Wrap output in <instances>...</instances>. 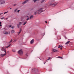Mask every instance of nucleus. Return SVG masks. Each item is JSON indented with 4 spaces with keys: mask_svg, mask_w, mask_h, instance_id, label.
<instances>
[{
    "mask_svg": "<svg viewBox=\"0 0 74 74\" xmlns=\"http://www.w3.org/2000/svg\"><path fill=\"white\" fill-rule=\"evenodd\" d=\"M11 44L9 45L7 47H6V48H8V47H10V46H11Z\"/></svg>",
    "mask_w": 74,
    "mask_h": 74,
    "instance_id": "obj_19",
    "label": "nucleus"
},
{
    "mask_svg": "<svg viewBox=\"0 0 74 74\" xmlns=\"http://www.w3.org/2000/svg\"><path fill=\"white\" fill-rule=\"evenodd\" d=\"M57 58H60L61 59H63V58H62V57H60V56H58L57 57Z\"/></svg>",
    "mask_w": 74,
    "mask_h": 74,
    "instance_id": "obj_20",
    "label": "nucleus"
},
{
    "mask_svg": "<svg viewBox=\"0 0 74 74\" xmlns=\"http://www.w3.org/2000/svg\"><path fill=\"white\" fill-rule=\"evenodd\" d=\"M11 27V25H10L9 26V27Z\"/></svg>",
    "mask_w": 74,
    "mask_h": 74,
    "instance_id": "obj_36",
    "label": "nucleus"
},
{
    "mask_svg": "<svg viewBox=\"0 0 74 74\" xmlns=\"http://www.w3.org/2000/svg\"><path fill=\"white\" fill-rule=\"evenodd\" d=\"M16 40H14L13 42H16Z\"/></svg>",
    "mask_w": 74,
    "mask_h": 74,
    "instance_id": "obj_32",
    "label": "nucleus"
},
{
    "mask_svg": "<svg viewBox=\"0 0 74 74\" xmlns=\"http://www.w3.org/2000/svg\"><path fill=\"white\" fill-rule=\"evenodd\" d=\"M37 0H33V1H34V3Z\"/></svg>",
    "mask_w": 74,
    "mask_h": 74,
    "instance_id": "obj_28",
    "label": "nucleus"
},
{
    "mask_svg": "<svg viewBox=\"0 0 74 74\" xmlns=\"http://www.w3.org/2000/svg\"><path fill=\"white\" fill-rule=\"evenodd\" d=\"M34 16H33V15H31V16H30V18H29V19H32V18H33V17H34Z\"/></svg>",
    "mask_w": 74,
    "mask_h": 74,
    "instance_id": "obj_15",
    "label": "nucleus"
},
{
    "mask_svg": "<svg viewBox=\"0 0 74 74\" xmlns=\"http://www.w3.org/2000/svg\"><path fill=\"white\" fill-rule=\"evenodd\" d=\"M5 3V1L1 0L0 1V5L3 4Z\"/></svg>",
    "mask_w": 74,
    "mask_h": 74,
    "instance_id": "obj_6",
    "label": "nucleus"
},
{
    "mask_svg": "<svg viewBox=\"0 0 74 74\" xmlns=\"http://www.w3.org/2000/svg\"><path fill=\"white\" fill-rule=\"evenodd\" d=\"M44 64H45V62L44 63Z\"/></svg>",
    "mask_w": 74,
    "mask_h": 74,
    "instance_id": "obj_46",
    "label": "nucleus"
},
{
    "mask_svg": "<svg viewBox=\"0 0 74 74\" xmlns=\"http://www.w3.org/2000/svg\"><path fill=\"white\" fill-rule=\"evenodd\" d=\"M27 23V21H25L23 24V25H25L26 23Z\"/></svg>",
    "mask_w": 74,
    "mask_h": 74,
    "instance_id": "obj_21",
    "label": "nucleus"
},
{
    "mask_svg": "<svg viewBox=\"0 0 74 74\" xmlns=\"http://www.w3.org/2000/svg\"><path fill=\"white\" fill-rule=\"evenodd\" d=\"M37 14V12H34V15H36Z\"/></svg>",
    "mask_w": 74,
    "mask_h": 74,
    "instance_id": "obj_22",
    "label": "nucleus"
},
{
    "mask_svg": "<svg viewBox=\"0 0 74 74\" xmlns=\"http://www.w3.org/2000/svg\"><path fill=\"white\" fill-rule=\"evenodd\" d=\"M23 22H20L19 24H18L17 25V27L18 28H19V25H22V24H23Z\"/></svg>",
    "mask_w": 74,
    "mask_h": 74,
    "instance_id": "obj_8",
    "label": "nucleus"
},
{
    "mask_svg": "<svg viewBox=\"0 0 74 74\" xmlns=\"http://www.w3.org/2000/svg\"><path fill=\"white\" fill-rule=\"evenodd\" d=\"M11 33H15V31L13 29L11 31Z\"/></svg>",
    "mask_w": 74,
    "mask_h": 74,
    "instance_id": "obj_16",
    "label": "nucleus"
},
{
    "mask_svg": "<svg viewBox=\"0 0 74 74\" xmlns=\"http://www.w3.org/2000/svg\"><path fill=\"white\" fill-rule=\"evenodd\" d=\"M8 19V18H5V19Z\"/></svg>",
    "mask_w": 74,
    "mask_h": 74,
    "instance_id": "obj_42",
    "label": "nucleus"
},
{
    "mask_svg": "<svg viewBox=\"0 0 74 74\" xmlns=\"http://www.w3.org/2000/svg\"><path fill=\"white\" fill-rule=\"evenodd\" d=\"M52 51H53V52H58V50L54 49H52Z\"/></svg>",
    "mask_w": 74,
    "mask_h": 74,
    "instance_id": "obj_9",
    "label": "nucleus"
},
{
    "mask_svg": "<svg viewBox=\"0 0 74 74\" xmlns=\"http://www.w3.org/2000/svg\"><path fill=\"white\" fill-rule=\"evenodd\" d=\"M60 49H61V50L62 49V48H61Z\"/></svg>",
    "mask_w": 74,
    "mask_h": 74,
    "instance_id": "obj_44",
    "label": "nucleus"
},
{
    "mask_svg": "<svg viewBox=\"0 0 74 74\" xmlns=\"http://www.w3.org/2000/svg\"><path fill=\"white\" fill-rule=\"evenodd\" d=\"M8 11H7L6 12H5L4 13V14H5L7 13H8Z\"/></svg>",
    "mask_w": 74,
    "mask_h": 74,
    "instance_id": "obj_26",
    "label": "nucleus"
},
{
    "mask_svg": "<svg viewBox=\"0 0 74 74\" xmlns=\"http://www.w3.org/2000/svg\"><path fill=\"white\" fill-rule=\"evenodd\" d=\"M45 22L46 23H48V22H47L46 21H45Z\"/></svg>",
    "mask_w": 74,
    "mask_h": 74,
    "instance_id": "obj_38",
    "label": "nucleus"
},
{
    "mask_svg": "<svg viewBox=\"0 0 74 74\" xmlns=\"http://www.w3.org/2000/svg\"><path fill=\"white\" fill-rule=\"evenodd\" d=\"M9 42V43L11 42V41H10Z\"/></svg>",
    "mask_w": 74,
    "mask_h": 74,
    "instance_id": "obj_43",
    "label": "nucleus"
},
{
    "mask_svg": "<svg viewBox=\"0 0 74 74\" xmlns=\"http://www.w3.org/2000/svg\"><path fill=\"white\" fill-rule=\"evenodd\" d=\"M33 42H34V39L32 40L30 42V44H32Z\"/></svg>",
    "mask_w": 74,
    "mask_h": 74,
    "instance_id": "obj_10",
    "label": "nucleus"
},
{
    "mask_svg": "<svg viewBox=\"0 0 74 74\" xmlns=\"http://www.w3.org/2000/svg\"><path fill=\"white\" fill-rule=\"evenodd\" d=\"M3 33L5 34H8V32H4Z\"/></svg>",
    "mask_w": 74,
    "mask_h": 74,
    "instance_id": "obj_18",
    "label": "nucleus"
},
{
    "mask_svg": "<svg viewBox=\"0 0 74 74\" xmlns=\"http://www.w3.org/2000/svg\"><path fill=\"white\" fill-rule=\"evenodd\" d=\"M11 42H12V40L11 39Z\"/></svg>",
    "mask_w": 74,
    "mask_h": 74,
    "instance_id": "obj_41",
    "label": "nucleus"
},
{
    "mask_svg": "<svg viewBox=\"0 0 74 74\" xmlns=\"http://www.w3.org/2000/svg\"><path fill=\"white\" fill-rule=\"evenodd\" d=\"M12 29H14V26H13L11 27Z\"/></svg>",
    "mask_w": 74,
    "mask_h": 74,
    "instance_id": "obj_27",
    "label": "nucleus"
},
{
    "mask_svg": "<svg viewBox=\"0 0 74 74\" xmlns=\"http://www.w3.org/2000/svg\"><path fill=\"white\" fill-rule=\"evenodd\" d=\"M29 17H28V18H27L26 20H27V21H28V20H29Z\"/></svg>",
    "mask_w": 74,
    "mask_h": 74,
    "instance_id": "obj_30",
    "label": "nucleus"
},
{
    "mask_svg": "<svg viewBox=\"0 0 74 74\" xmlns=\"http://www.w3.org/2000/svg\"><path fill=\"white\" fill-rule=\"evenodd\" d=\"M1 19H4V17H3V18H1Z\"/></svg>",
    "mask_w": 74,
    "mask_h": 74,
    "instance_id": "obj_37",
    "label": "nucleus"
},
{
    "mask_svg": "<svg viewBox=\"0 0 74 74\" xmlns=\"http://www.w3.org/2000/svg\"><path fill=\"white\" fill-rule=\"evenodd\" d=\"M69 42H70V41H69L65 43V45H67L69 44Z\"/></svg>",
    "mask_w": 74,
    "mask_h": 74,
    "instance_id": "obj_12",
    "label": "nucleus"
},
{
    "mask_svg": "<svg viewBox=\"0 0 74 74\" xmlns=\"http://www.w3.org/2000/svg\"><path fill=\"white\" fill-rule=\"evenodd\" d=\"M21 32L20 31H19V32H18V34H19L21 33Z\"/></svg>",
    "mask_w": 74,
    "mask_h": 74,
    "instance_id": "obj_39",
    "label": "nucleus"
},
{
    "mask_svg": "<svg viewBox=\"0 0 74 74\" xmlns=\"http://www.w3.org/2000/svg\"><path fill=\"white\" fill-rule=\"evenodd\" d=\"M18 8L14 10V12H16L17 10H18Z\"/></svg>",
    "mask_w": 74,
    "mask_h": 74,
    "instance_id": "obj_25",
    "label": "nucleus"
},
{
    "mask_svg": "<svg viewBox=\"0 0 74 74\" xmlns=\"http://www.w3.org/2000/svg\"><path fill=\"white\" fill-rule=\"evenodd\" d=\"M20 32H22V29L21 28L20 29Z\"/></svg>",
    "mask_w": 74,
    "mask_h": 74,
    "instance_id": "obj_34",
    "label": "nucleus"
},
{
    "mask_svg": "<svg viewBox=\"0 0 74 74\" xmlns=\"http://www.w3.org/2000/svg\"><path fill=\"white\" fill-rule=\"evenodd\" d=\"M25 56H26V58H23V59H26V58H27V53H26V54Z\"/></svg>",
    "mask_w": 74,
    "mask_h": 74,
    "instance_id": "obj_13",
    "label": "nucleus"
},
{
    "mask_svg": "<svg viewBox=\"0 0 74 74\" xmlns=\"http://www.w3.org/2000/svg\"><path fill=\"white\" fill-rule=\"evenodd\" d=\"M42 8H40L39 10H38L37 11L38 12V14H40V13H41L42 12Z\"/></svg>",
    "mask_w": 74,
    "mask_h": 74,
    "instance_id": "obj_5",
    "label": "nucleus"
},
{
    "mask_svg": "<svg viewBox=\"0 0 74 74\" xmlns=\"http://www.w3.org/2000/svg\"><path fill=\"white\" fill-rule=\"evenodd\" d=\"M16 6V4H14V7Z\"/></svg>",
    "mask_w": 74,
    "mask_h": 74,
    "instance_id": "obj_33",
    "label": "nucleus"
},
{
    "mask_svg": "<svg viewBox=\"0 0 74 74\" xmlns=\"http://www.w3.org/2000/svg\"><path fill=\"white\" fill-rule=\"evenodd\" d=\"M58 4V2H55L52 4V3H51L50 4V5L49 6H51V5H52V7H54L56 5Z\"/></svg>",
    "mask_w": 74,
    "mask_h": 74,
    "instance_id": "obj_1",
    "label": "nucleus"
},
{
    "mask_svg": "<svg viewBox=\"0 0 74 74\" xmlns=\"http://www.w3.org/2000/svg\"><path fill=\"white\" fill-rule=\"evenodd\" d=\"M29 0H26L24 2H23L22 3V4L23 5H24V4H25L26 3H27L29 2Z\"/></svg>",
    "mask_w": 74,
    "mask_h": 74,
    "instance_id": "obj_7",
    "label": "nucleus"
},
{
    "mask_svg": "<svg viewBox=\"0 0 74 74\" xmlns=\"http://www.w3.org/2000/svg\"><path fill=\"white\" fill-rule=\"evenodd\" d=\"M4 52H5V53L4 54H1V57H3V56H5L7 54V52H6V51L5 50V49H4Z\"/></svg>",
    "mask_w": 74,
    "mask_h": 74,
    "instance_id": "obj_4",
    "label": "nucleus"
},
{
    "mask_svg": "<svg viewBox=\"0 0 74 74\" xmlns=\"http://www.w3.org/2000/svg\"><path fill=\"white\" fill-rule=\"evenodd\" d=\"M62 47H63L62 45H60L58 46V48H62Z\"/></svg>",
    "mask_w": 74,
    "mask_h": 74,
    "instance_id": "obj_11",
    "label": "nucleus"
},
{
    "mask_svg": "<svg viewBox=\"0 0 74 74\" xmlns=\"http://www.w3.org/2000/svg\"><path fill=\"white\" fill-rule=\"evenodd\" d=\"M12 8H10V10H11Z\"/></svg>",
    "mask_w": 74,
    "mask_h": 74,
    "instance_id": "obj_45",
    "label": "nucleus"
},
{
    "mask_svg": "<svg viewBox=\"0 0 74 74\" xmlns=\"http://www.w3.org/2000/svg\"><path fill=\"white\" fill-rule=\"evenodd\" d=\"M1 22H0V26H1L2 25H1Z\"/></svg>",
    "mask_w": 74,
    "mask_h": 74,
    "instance_id": "obj_31",
    "label": "nucleus"
},
{
    "mask_svg": "<svg viewBox=\"0 0 74 74\" xmlns=\"http://www.w3.org/2000/svg\"><path fill=\"white\" fill-rule=\"evenodd\" d=\"M46 0H42L41 1H40V3H43V2H44V1H46Z\"/></svg>",
    "mask_w": 74,
    "mask_h": 74,
    "instance_id": "obj_14",
    "label": "nucleus"
},
{
    "mask_svg": "<svg viewBox=\"0 0 74 74\" xmlns=\"http://www.w3.org/2000/svg\"><path fill=\"white\" fill-rule=\"evenodd\" d=\"M64 37L65 39L66 40V39H67V37H66V36H65Z\"/></svg>",
    "mask_w": 74,
    "mask_h": 74,
    "instance_id": "obj_29",
    "label": "nucleus"
},
{
    "mask_svg": "<svg viewBox=\"0 0 74 74\" xmlns=\"http://www.w3.org/2000/svg\"><path fill=\"white\" fill-rule=\"evenodd\" d=\"M2 14H3V13H1V14H0V15H1Z\"/></svg>",
    "mask_w": 74,
    "mask_h": 74,
    "instance_id": "obj_40",
    "label": "nucleus"
},
{
    "mask_svg": "<svg viewBox=\"0 0 74 74\" xmlns=\"http://www.w3.org/2000/svg\"><path fill=\"white\" fill-rule=\"evenodd\" d=\"M18 53L20 55H22L23 53L22 49L20 50L19 51H18Z\"/></svg>",
    "mask_w": 74,
    "mask_h": 74,
    "instance_id": "obj_2",
    "label": "nucleus"
},
{
    "mask_svg": "<svg viewBox=\"0 0 74 74\" xmlns=\"http://www.w3.org/2000/svg\"><path fill=\"white\" fill-rule=\"evenodd\" d=\"M12 51L14 52H15V50H14V49H13L12 50Z\"/></svg>",
    "mask_w": 74,
    "mask_h": 74,
    "instance_id": "obj_23",
    "label": "nucleus"
},
{
    "mask_svg": "<svg viewBox=\"0 0 74 74\" xmlns=\"http://www.w3.org/2000/svg\"><path fill=\"white\" fill-rule=\"evenodd\" d=\"M4 47H2L1 49V51H4Z\"/></svg>",
    "mask_w": 74,
    "mask_h": 74,
    "instance_id": "obj_17",
    "label": "nucleus"
},
{
    "mask_svg": "<svg viewBox=\"0 0 74 74\" xmlns=\"http://www.w3.org/2000/svg\"><path fill=\"white\" fill-rule=\"evenodd\" d=\"M50 59H51V57H49V58L48 59H47V60H50Z\"/></svg>",
    "mask_w": 74,
    "mask_h": 74,
    "instance_id": "obj_24",
    "label": "nucleus"
},
{
    "mask_svg": "<svg viewBox=\"0 0 74 74\" xmlns=\"http://www.w3.org/2000/svg\"><path fill=\"white\" fill-rule=\"evenodd\" d=\"M32 71L34 72V74H37V69H36L35 68H33L32 69Z\"/></svg>",
    "mask_w": 74,
    "mask_h": 74,
    "instance_id": "obj_3",
    "label": "nucleus"
},
{
    "mask_svg": "<svg viewBox=\"0 0 74 74\" xmlns=\"http://www.w3.org/2000/svg\"><path fill=\"white\" fill-rule=\"evenodd\" d=\"M19 11H20V10H18L17 11V12H19Z\"/></svg>",
    "mask_w": 74,
    "mask_h": 74,
    "instance_id": "obj_35",
    "label": "nucleus"
}]
</instances>
